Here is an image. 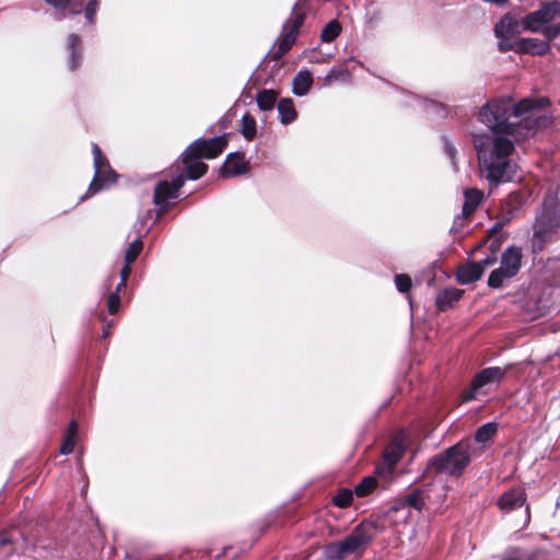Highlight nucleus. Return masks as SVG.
Here are the masks:
<instances>
[{"label": "nucleus", "instance_id": "f257e3e1", "mask_svg": "<svg viewBox=\"0 0 560 560\" xmlns=\"http://www.w3.org/2000/svg\"><path fill=\"white\" fill-rule=\"evenodd\" d=\"M549 104L547 97H527L515 103L511 96H502L481 106L478 119L490 129V133L474 138L481 177L491 185L513 178L516 172V164L511 160L514 142L552 124V117L542 113Z\"/></svg>", "mask_w": 560, "mask_h": 560}, {"label": "nucleus", "instance_id": "f03ea898", "mask_svg": "<svg viewBox=\"0 0 560 560\" xmlns=\"http://www.w3.org/2000/svg\"><path fill=\"white\" fill-rule=\"evenodd\" d=\"M557 15H560V2L552 1L526 14L520 22L506 15L495 25L494 33L499 38H508L520 32L521 27L522 31L540 32L546 38L552 39L560 33V24H552Z\"/></svg>", "mask_w": 560, "mask_h": 560}, {"label": "nucleus", "instance_id": "7ed1b4c3", "mask_svg": "<svg viewBox=\"0 0 560 560\" xmlns=\"http://www.w3.org/2000/svg\"><path fill=\"white\" fill-rule=\"evenodd\" d=\"M560 232V203L555 198L544 200L541 211L537 214L533 225V252H541L545 247L558 240Z\"/></svg>", "mask_w": 560, "mask_h": 560}, {"label": "nucleus", "instance_id": "20e7f679", "mask_svg": "<svg viewBox=\"0 0 560 560\" xmlns=\"http://www.w3.org/2000/svg\"><path fill=\"white\" fill-rule=\"evenodd\" d=\"M376 528L371 522H362L342 540L326 547V556L331 560H342L366 548L375 536Z\"/></svg>", "mask_w": 560, "mask_h": 560}, {"label": "nucleus", "instance_id": "39448f33", "mask_svg": "<svg viewBox=\"0 0 560 560\" xmlns=\"http://www.w3.org/2000/svg\"><path fill=\"white\" fill-rule=\"evenodd\" d=\"M472 445L469 441H462L448 447L430 460V466L436 472L448 476H460L470 463Z\"/></svg>", "mask_w": 560, "mask_h": 560}, {"label": "nucleus", "instance_id": "423d86ee", "mask_svg": "<svg viewBox=\"0 0 560 560\" xmlns=\"http://www.w3.org/2000/svg\"><path fill=\"white\" fill-rule=\"evenodd\" d=\"M522 249L511 246L504 250L501 257V266L494 269L489 278L488 284L491 288H500L505 279L514 277L521 267Z\"/></svg>", "mask_w": 560, "mask_h": 560}, {"label": "nucleus", "instance_id": "0eeeda50", "mask_svg": "<svg viewBox=\"0 0 560 560\" xmlns=\"http://www.w3.org/2000/svg\"><path fill=\"white\" fill-rule=\"evenodd\" d=\"M304 22V14L294 8L292 16L284 23L282 33L278 38L277 47L269 52V57L278 60L284 55L295 43L296 35Z\"/></svg>", "mask_w": 560, "mask_h": 560}, {"label": "nucleus", "instance_id": "6e6552de", "mask_svg": "<svg viewBox=\"0 0 560 560\" xmlns=\"http://www.w3.org/2000/svg\"><path fill=\"white\" fill-rule=\"evenodd\" d=\"M228 145L226 136L211 139H197L188 148V155L200 159H214L220 155Z\"/></svg>", "mask_w": 560, "mask_h": 560}, {"label": "nucleus", "instance_id": "1a4fd4ad", "mask_svg": "<svg viewBox=\"0 0 560 560\" xmlns=\"http://www.w3.org/2000/svg\"><path fill=\"white\" fill-rule=\"evenodd\" d=\"M185 177L178 174L173 177L172 182L162 180L154 189V203L160 206L158 215H163L167 210V200L175 199L178 196V190L183 187Z\"/></svg>", "mask_w": 560, "mask_h": 560}, {"label": "nucleus", "instance_id": "9d476101", "mask_svg": "<svg viewBox=\"0 0 560 560\" xmlns=\"http://www.w3.org/2000/svg\"><path fill=\"white\" fill-rule=\"evenodd\" d=\"M249 164L241 152L230 153L220 172L223 178L235 177L248 173Z\"/></svg>", "mask_w": 560, "mask_h": 560}, {"label": "nucleus", "instance_id": "9b49d317", "mask_svg": "<svg viewBox=\"0 0 560 560\" xmlns=\"http://www.w3.org/2000/svg\"><path fill=\"white\" fill-rule=\"evenodd\" d=\"M499 46L501 50L511 48L520 52H529L533 55H541L548 50L547 43L538 42L533 38H520L516 39L512 45H506L505 43L501 42Z\"/></svg>", "mask_w": 560, "mask_h": 560}, {"label": "nucleus", "instance_id": "f8f14e48", "mask_svg": "<svg viewBox=\"0 0 560 560\" xmlns=\"http://www.w3.org/2000/svg\"><path fill=\"white\" fill-rule=\"evenodd\" d=\"M116 180V174L114 170L107 164L106 166H102L100 168H95V175L92 183L89 186L88 192L81 197V200H84L88 195H94L98 192L105 184H112Z\"/></svg>", "mask_w": 560, "mask_h": 560}, {"label": "nucleus", "instance_id": "ddd939ff", "mask_svg": "<svg viewBox=\"0 0 560 560\" xmlns=\"http://www.w3.org/2000/svg\"><path fill=\"white\" fill-rule=\"evenodd\" d=\"M505 373L506 368L491 366L483 369L472 378V388L480 389L488 384L500 382L504 377Z\"/></svg>", "mask_w": 560, "mask_h": 560}, {"label": "nucleus", "instance_id": "4468645a", "mask_svg": "<svg viewBox=\"0 0 560 560\" xmlns=\"http://www.w3.org/2000/svg\"><path fill=\"white\" fill-rule=\"evenodd\" d=\"M526 502V494L525 491L521 488L517 489H511L510 491L504 492L499 501L498 504L502 511L510 512L517 508H521Z\"/></svg>", "mask_w": 560, "mask_h": 560}, {"label": "nucleus", "instance_id": "2eb2a0df", "mask_svg": "<svg viewBox=\"0 0 560 560\" xmlns=\"http://www.w3.org/2000/svg\"><path fill=\"white\" fill-rule=\"evenodd\" d=\"M465 201L462 209L463 219H467L478 208L483 200L485 194L477 188H467L464 190Z\"/></svg>", "mask_w": 560, "mask_h": 560}, {"label": "nucleus", "instance_id": "dca6fc26", "mask_svg": "<svg viewBox=\"0 0 560 560\" xmlns=\"http://www.w3.org/2000/svg\"><path fill=\"white\" fill-rule=\"evenodd\" d=\"M200 158H195L188 155V150L183 154V164L187 171V176L189 179H198L207 173L208 165L200 161Z\"/></svg>", "mask_w": 560, "mask_h": 560}, {"label": "nucleus", "instance_id": "f3484780", "mask_svg": "<svg viewBox=\"0 0 560 560\" xmlns=\"http://www.w3.org/2000/svg\"><path fill=\"white\" fill-rule=\"evenodd\" d=\"M481 267L476 262H466L458 267L456 278L462 284L472 283L482 277Z\"/></svg>", "mask_w": 560, "mask_h": 560}, {"label": "nucleus", "instance_id": "a211bd4d", "mask_svg": "<svg viewBox=\"0 0 560 560\" xmlns=\"http://www.w3.org/2000/svg\"><path fill=\"white\" fill-rule=\"evenodd\" d=\"M463 294L464 291L462 289L446 288L438 294L435 305L440 311H446L452 307L454 303L458 302Z\"/></svg>", "mask_w": 560, "mask_h": 560}, {"label": "nucleus", "instance_id": "6ab92c4d", "mask_svg": "<svg viewBox=\"0 0 560 560\" xmlns=\"http://www.w3.org/2000/svg\"><path fill=\"white\" fill-rule=\"evenodd\" d=\"M82 7H85L84 15L86 21L90 24H93L95 22L96 12L98 10V2L96 0H73L71 12L73 14H79Z\"/></svg>", "mask_w": 560, "mask_h": 560}, {"label": "nucleus", "instance_id": "aec40b11", "mask_svg": "<svg viewBox=\"0 0 560 560\" xmlns=\"http://www.w3.org/2000/svg\"><path fill=\"white\" fill-rule=\"evenodd\" d=\"M313 83L312 72H298L293 79V92L295 95H304Z\"/></svg>", "mask_w": 560, "mask_h": 560}, {"label": "nucleus", "instance_id": "412c9836", "mask_svg": "<svg viewBox=\"0 0 560 560\" xmlns=\"http://www.w3.org/2000/svg\"><path fill=\"white\" fill-rule=\"evenodd\" d=\"M278 112L280 114L281 122L288 125L295 120L296 110L293 105L292 100L290 98H281L278 103Z\"/></svg>", "mask_w": 560, "mask_h": 560}, {"label": "nucleus", "instance_id": "4be33fe9", "mask_svg": "<svg viewBox=\"0 0 560 560\" xmlns=\"http://www.w3.org/2000/svg\"><path fill=\"white\" fill-rule=\"evenodd\" d=\"M402 455V446L400 443L394 441L384 450V460L392 470L395 465L399 462Z\"/></svg>", "mask_w": 560, "mask_h": 560}, {"label": "nucleus", "instance_id": "5701e85b", "mask_svg": "<svg viewBox=\"0 0 560 560\" xmlns=\"http://www.w3.org/2000/svg\"><path fill=\"white\" fill-rule=\"evenodd\" d=\"M78 424L75 421H71L68 425L67 432L63 436V442L60 446V453L63 455L71 454L74 448V438L77 434Z\"/></svg>", "mask_w": 560, "mask_h": 560}, {"label": "nucleus", "instance_id": "b1692460", "mask_svg": "<svg viewBox=\"0 0 560 560\" xmlns=\"http://www.w3.org/2000/svg\"><path fill=\"white\" fill-rule=\"evenodd\" d=\"M257 105L261 110H270L277 101V92L273 90H262L256 96Z\"/></svg>", "mask_w": 560, "mask_h": 560}, {"label": "nucleus", "instance_id": "393cba45", "mask_svg": "<svg viewBox=\"0 0 560 560\" xmlns=\"http://www.w3.org/2000/svg\"><path fill=\"white\" fill-rule=\"evenodd\" d=\"M341 33V25L337 20H331L325 25L320 33V39L323 43H331Z\"/></svg>", "mask_w": 560, "mask_h": 560}, {"label": "nucleus", "instance_id": "a878e982", "mask_svg": "<svg viewBox=\"0 0 560 560\" xmlns=\"http://www.w3.org/2000/svg\"><path fill=\"white\" fill-rule=\"evenodd\" d=\"M377 486V480L373 476H368L362 479L360 483H358L354 488V493L358 497H366L370 494Z\"/></svg>", "mask_w": 560, "mask_h": 560}, {"label": "nucleus", "instance_id": "bb28decb", "mask_svg": "<svg viewBox=\"0 0 560 560\" xmlns=\"http://www.w3.org/2000/svg\"><path fill=\"white\" fill-rule=\"evenodd\" d=\"M497 432V424L489 422L480 428L475 433V441L479 443H485L489 441Z\"/></svg>", "mask_w": 560, "mask_h": 560}, {"label": "nucleus", "instance_id": "cd10ccee", "mask_svg": "<svg viewBox=\"0 0 560 560\" xmlns=\"http://www.w3.org/2000/svg\"><path fill=\"white\" fill-rule=\"evenodd\" d=\"M242 135L247 140H253L256 136V120L248 113L242 118Z\"/></svg>", "mask_w": 560, "mask_h": 560}, {"label": "nucleus", "instance_id": "c85d7f7f", "mask_svg": "<svg viewBox=\"0 0 560 560\" xmlns=\"http://www.w3.org/2000/svg\"><path fill=\"white\" fill-rule=\"evenodd\" d=\"M405 502L418 510V511H421L424 506V492L423 490L421 489H415L413 491H411L409 494H407L405 497Z\"/></svg>", "mask_w": 560, "mask_h": 560}, {"label": "nucleus", "instance_id": "c756f323", "mask_svg": "<svg viewBox=\"0 0 560 560\" xmlns=\"http://www.w3.org/2000/svg\"><path fill=\"white\" fill-rule=\"evenodd\" d=\"M353 493L354 491H351L350 489H340L332 498V503L338 508H347L353 500Z\"/></svg>", "mask_w": 560, "mask_h": 560}, {"label": "nucleus", "instance_id": "7c9ffc66", "mask_svg": "<svg viewBox=\"0 0 560 560\" xmlns=\"http://www.w3.org/2000/svg\"><path fill=\"white\" fill-rule=\"evenodd\" d=\"M142 248L143 243L140 238L130 243L125 253V261L128 264L135 262L138 256L140 255Z\"/></svg>", "mask_w": 560, "mask_h": 560}, {"label": "nucleus", "instance_id": "2f4dec72", "mask_svg": "<svg viewBox=\"0 0 560 560\" xmlns=\"http://www.w3.org/2000/svg\"><path fill=\"white\" fill-rule=\"evenodd\" d=\"M80 42H81L80 37L75 34H70L68 37V47L71 50V60H72L71 67L72 68H77L80 66L77 60V47H79Z\"/></svg>", "mask_w": 560, "mask_h": 560}, {"label": "nucleus", "instance_id": "473e14b6", "mask_svg": "<svg viewBox=\"0 0 560 560\" xmlns=\"http://www.w3.org/2000/svg\"><path fill=\"white\" fill-rule=\"evenodd\" d=\"M497 252H498V246L494 245V244H491L490 246V254L487 255L486 258L477 261V264L479 265V267H481V270L482 272H485V269L494 265L498 257H497Z\"/></svg>", "mask_w": 560, "mask_h": 560}, {"label": "nucleus", "instance_id": "72a5a7b5", "mask_svg": "<svg viewBox=\"0 0 560 560\" xmlns=\"http://www.w3.org/2000/svg\"><path fill=\"white\" fill-rule=\"evenodd\" d=\"M92 153L94 158V168H100L102 166H106L108 163V160L104 156L101 148L96 144H92Z\"/></svg>", "mask_w": 560, "mask_h": 560}, {"label": "nucleus", "instance_id": "f704fd0d", "mask_svg": "<svg viewBox=\"0 0 560 560\" xmlns=\"http://www.w3.org/2000/svg\"><path fill=\"white\" fill-rule=\"evenodd\" d=\"M395 283L400 292H408L411 288L412 280L411 278L406 273H400L395 277Z\"/></svg>", "mask_w": 560, "mask_h": 560}, {"label": "nucleus", "instance_id": "c9c22d12", "mask_svg": "<svg viewBox=\"0 0 560 560\" xmlns=\"http://www.w3.org/2000/svg\"><path fill=\"white\" fill-rule=\"evenodd\" d=\"M349 77L350 72H330L329 74L326 75L324 82L325 84H331L334 82H346L348 81Z\"/></svg>", "mask_w": 560, "mask_h": 560}, {"label": "nucleus", "instance_id": "e433bc0d", "mask_svg": "<svg viewBox=\"0 0 560 560\" xmlns=\"http://www.w3.org/2000/svg\"><path fill=\"white\" fill-rule=\"evenodd\" d=\"M557 270L558 275L551 279L547 278L551 284L559 285L560 284V260L549 261L547 265L546 272H550Z\"/></svg>", "mask_w": 560, "mask_h": 560}, {"label": "nucleus", "instance_id": "4c0bfd02", "mask_svg": "<svg viewBox=\"0 0 560 560\" xmlns=\"http://www.w3.org/2000/svg\"><path fill=\"white\" fill-rule=\"evenodd\" d=\"M119 305H120V296H119V294L117 292L110 293L108 299H107L108 312L110 314H115L118 311Z\"/></svg>", "mask_w": 560, "mask_h": 560}, {"label": "nucleus", "instance_id": "58836bf2", "mask_svg": "<svg viewBox=\"0 0 560 560\" xmlns=\"http://www.w3.org/2000/svg\"><path fill=\"white\" fill-rule=\"evenodd\" d=\"M48 5L56 9H66L72 0H44Z\"/></svg>", "mask_w": 560, "mask_h": 560}, {"label": "nucleus", "instance_id": "ea45409f", "mask_svg": "<svg viewBox=\"0 0 560 560\" xmlns=\"http://www.w3.org/2000/svg\"><path fill=\"white\" fill-rule=\"evenodd\" d=\"M130 272H131V264H128L125 261V266L120 270V278L124 281H127L128 277L130 276Z\"/></svg>", "mask_w": 560, "mask_h": 560}, {"label": "nucleus", "instance_id": "a19ab883", "mask_svg": "<svg viewBox=\"0 0 560 560\" xmlns=\"http://www.w3.org/2000/svg\"><path fill=\"white\" fill-rule=\"evenodd\" d=\"M477 390L478 389H474L472 386H471L469 390L463 393V400L464 401H468V400L474 399L476 397V392Z\"/></svg>", "mask_w": 560, "mask_h": 560}, {"label": "nucleus", "instance_id": "79ce46f5", "mask_svg": "<svg viewBox=\"0 0 560 560\" xmlns=\"http://www.w3.org/2000/svg\"><path fill=\"white\" fill-rule=\"evenodd\" d=\"M10 544H11V539L8 536V534H1L0 535V548L4 547L7 545H10Z\"/></svg>", "mask_w": 560, "mask_h": 560}, {"label": "nucleus", "instance_id": "37998d69", "mask_svg": "<svg viewBox=\"0 0 560 560\" xmlns=\"http://www.w3.org/2000/svg\"><path fill=\"white\" fill-rule=\"evenodd\" d=\"M126 282H127V281H124L122 279H120V282H119V283H118V285L116 287L115 292H117V293L119 294V291L126 287Z\"/></svg>", "mask_w": 560, "mask_h": 560}, {"label": "nucleus", "instance_id": "c03bdc74", "mask_svg": "<svg viewBox=\"0 0 560 560\" xmlns=\"http://www.w3.org/2000/svg\"><path fill=\"white\" fill-rule=\"evenodd\" d=\"M307 57H308V59L311 61H319V59L317 58V52L316 51L310 52V55Z\"/></svg>", "mask_w": 560, "mask_h": 560}, {"label": "nucleus", "instance_id": "a18cd8bd", "mask_svg": "<svg viewBox=\"0 0 560 560\" xmlns=\"http://www.w3.org/2000/svg\"><path fill=\"white\" fill-rule=\"evenodd\" d=\"M485 244H486V241H482L481 243H479V244L474 248L472 253H475V252L479 250L480 248H482Z\"/></svg>", "mask_w": 560, "mask_h": 560}, {"label": "nucleus", "instance_id": "49530a36", "mask_svg": "<svg viewBox=\"0 0 560 560\" xmlns=\"http://www.w3.org/2000/svg\"><path fill=\"white\" fill-rule=\"evenodd\" d=\"M132 560H148V559H141V558H137V559H132Z\"/></svg>", "mask_w": 560, "mask_h": 560}]
</instances>
